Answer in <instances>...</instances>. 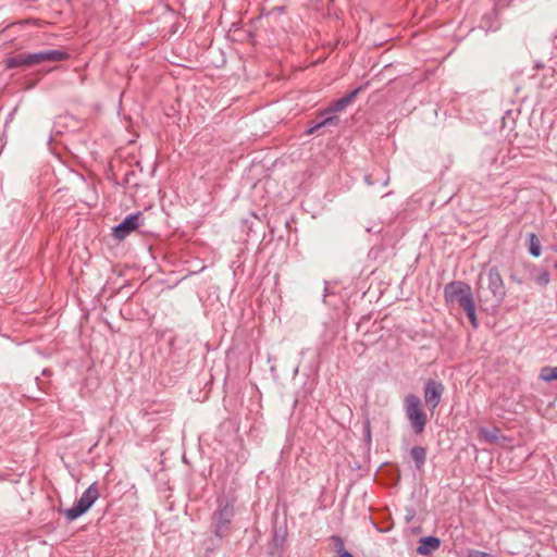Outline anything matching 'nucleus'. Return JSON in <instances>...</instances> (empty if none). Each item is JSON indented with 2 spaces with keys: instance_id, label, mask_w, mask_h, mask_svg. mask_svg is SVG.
Here are the masks:
<instances>
[{
  "instance_id": "f257e3e1",
  "label": "nucleus",
  "mask_w": 557,
  "mask_h": 557,
  "mask_svg": "<svg viewBox=\"0 0 557 557\" xmlns=\"http://www.w3.org/2000/svg\"><path fill=\"white\" fill-rule=\"evenodd\" d=\"M444 297L447 304H457L467 313L473 327H476L475 305L469 284L461 281L448 283L444 288Z\"/></svg>"
},
{
  "instance_id": "f03ea898",
  "label": "nucleus",
  "mask_w": 557,
  "mask_h": 557,
  "mask_svg": "<svg viewBox=\"0 0 557 557\" xmlns=\"http://www.w3.org/2000/svg\"><path fill=\"white\" fill-rule=\"evenodd\" d=\"M235 516L234 505L228 500H219L218 508L211 517V532L219 539L228 536Z\"/></svg>"
},
{
  "instance_id": "7ed1b4c3",
  "label": "nucleus",
  "mask_w": 557,
  "mask_h": 557,
  "mask_svg": "<svg viewBox=\"0 0 557 557\" xmlns=\"http://www.w3.org/2000/svg\"><path fill=\"white\" fill-rule=\"evenodd\" d=\"M99 497L97 483L90 484L82 494L79 499L69 509L65 510V517L69 521H73L86 513Z\"/></svg>"
},
{
  "instance_id": "20e7f679",
  "label": "nucleus",
  "mask_w": 557,
  "mask_h": 557,
  "mask_svg": "<svg viewBox=\"0 0 557 557\" xmlns=\"http://www.w3.org/2000/svg\"><path fill=\"white\" fill-rule=\"evenodd\" d=\"M144 223V218L140 212L126 215L123 221L113 227L112 235L117 240H123L133 231L138 228Z\"/></svg>"
},
{
  "instance_id": "39448f33",
  "label": "nucleus",
  "mask_w": 557,
  "mask_h": 557,
  "mask_svg": "<svg viewBox=\"0 0 557 557\" xmlns=\"http://www.w3.org/2000/svg\"><path fill=\"white\" fill-rule=\"evenodd\" d=\"M70 59V54L64 50L51 49L46 51H39L29 53V60L33 65L41 64L45 62H60Z\"/></svg>"
},
{
  "instance_id": "423d86ee",
  "label": "nucleus",
  "mask_w": 557,
  "mask_h": 557,
  "mask_svg": "<svg viewBox=\"0 0 557 557\" xmlns=\"http://www.w3.org/2000/svg\"><path fill=\"white\" fill-rule=\"evenodd\" d=\"M443 392H444V386L442 383L433 381V380L428 381V383L425 384V388H424L425 405L429 408L434 409L440 404Z\"/></svg>"
},
{
  "instance_id": "0eeeda50",
  "label": "nucleus",
  "mask_w": 557,
  "mask_h": 557,
  "mask_svg": "<svg viewBox=\"0 0 557 557\" xmlns=\"http://www.w3.org/2000/svg\"><path fill=\"white\" fill-rule=\"evenodd\" d=\"M406 412L412 425V429L418 433V396L410 394L405 399Z\"/></svg>"
},
{
  "instance_id": "6e6552de",
  "label": "nucleus",
  "mask_w": 557,
  "mask_h": 557,
  "mask_svg": "<svg viewBox=\"0 0 557 557\" xmlns=\"http://www.w3.org/2000/svg\"><path fill=\"white\" fill-rule=\"evenodd\" d=\"M364 182L369 186L385 187L389 182V175L386 170L379 169L364 176Z\"/></svg>"
},
{
  "instance_id": "1a4fd4ad",
  "label": "nucleus",
  "mask_w": 557,
  "mask_h": 557,
  "mask_svg": "<svg viewBox=\"0 0 557 557\" xmlns=\"http://www.w3.org/2000/svg\"><path fill=\"white\" fill-rule=\"evenodd\" d=\"M362 87H357L356 89L351 90L348 95L345 97L334 101L332 106L326 110L329 113H335L343 111L345 108H347L349 104L352 103L357 95L361 91Z\"/></svg>"
},
{
  "instance_id": "9d476101",
  "label": "nucleus",
  "mask_w": 557,
  "mask_h": 557,
  "mask_svg": "<svg viewBox=\"0 0 557 557\" xmlns=\"http://www.w3.org/2000/svg\"><path fill=\"white\" fill-rule=\"evenodd\" d=\"M5 69L12 70L16 67H23V66H32L30 60H29V53H21L13 57H10L4 62Z\"/></svg>"
},
{
  "instance_id": "9b49d317",
  "label": "nucleus",
  "mask_w": 557,
  "mask_h": 557,
  "mask_svg": "<svg viewBox=\"0 0 557 557\" xmlns=\"http://www.w3.org/2000/svg\"><path fill=\"white\" fill-rule=\"evenodd\" d=\"M338 123V117L335 115H329L323 117L318 122H312L306 131L307 135L315 134L320 128L327 125H336Z\"/></svg>"
},
{
  "instance_id": "f8f14e48",
  "label": "nucleus",
  "mask_w": 557,
  "mask_h": 557,
  "mask_svg": "<svg viewBox=\"0 0 557 557\" xmlns=\"http://www.w3.org/2000/svg\"><path fill=\"white\" fill-rule=\"evenodd\" d=\"M441 541L434 536L420 539V555H428L440 548Z\"/></svg>"
},
{
  "instance_id": "ddd939ff",
  "label": "nucleus",
  "mask_w": 557,
  "mask_h": 557,
  "mask_svg": "<svg viewBox=\"0 0 557 557\" xmlns=\"http://www.w3.org/2000/svg\"><path fill=\"white\" fill-rule=\"evenodd\" d=\"M540 377L543 381H557V367H544L541 370Z\"/></svg>"
},
{
  "instance_id": "4468645a",
  "label": "nucleus",
  "mask_w": 557,
  "mask_h": 557,
  "mask_svg": "<svg viewBox=\"0 0 557 557\" xmlns=\"http://www.w3.org/2000/svg\"><path fill=\"white\" fill-rule=\"evenodd\" d=\"M362 433H363V437H364L366 448H367V450H370L371 443H372V436H371V423H370L369 418H366L363 420Z\"/></svg>"
},
{
  "instance_id": "2eb2a0df",
  "label": "nucleus",
  "mask_w": 557,
  "mask_h": 557,
  "mask_svg": "<svg viewBox=\"0 0 557 557\" xmlns=\"http://www.w3.org/2000/svg\"><path fill=\"white\" fill-rule=\"evenodd\" d=\"M530 253L534 257H539L541 255L540 239L533 233L530 235Z\"/></svg>"
},
{
  "instance_id": "dca6fc26",
  "label": "nucleus",
  "mask_w": 557,
  "mask_h": 557,
  "mask_svg": "<svg viewBox=\"0 0 557 557\" xmlns=\"http://www.w3.org/2000/svg\"><path fill=\"white\" fill-rule=\"evenodd\" d=\"M331 540L334 542L335 544V548H336V552L338 554V556H341V553L343 550H346L345 547H344V541L343 539L339 536V535H333L331 537Z\"/></svg>"
},
{
  "instance_id": "f3484780",
  "label": "nucleus",
  "mask_w": 557,
  "mask_h": 557,
  "mask_svg": "<svg viewBox=\"0 0 557 557\" xmlns=\"http://www.w3.org/2000/svg\"><path fill=\"white\" fill-rule=\"evenodd\" d=\"M466 557H492L490 554L476 550V549H469L466 554Z\"/></svg>"
},
{
  "instance_id": "a211bd4d",
  "label": "nucleus",
  "mask_w": 557,
  "mask_h": 557,
  "mask_svg": "<svg viewBox=\"0 0 557 557\" xmlns=\"http://www.w3.org/2000/svg\"><path fill=\"white\" fill-rule=\"evenodd\" d=\"M536 282L540 284V285H547L549 283V274L547 271H544L543 273H541L537 278H536Z\"/></svg>"
},
{
  "instance_id": "6ab92c4d",
  "label": "nucleus",
  "mask_w": 557,
  "mask_h": 557,
  "mask_svg": "<svg viewBox=\"0 0 557 557\" xmlns=\"http://www.w3.org/2000/svg\"><path fill=\"white\" fill-rule=\"evenodd\" d=\"M352 350H354L356 354L361 355V354H363V352H364V350H366V346H364V344H363L362 342H355V343L352 344Z\"/></svg>"
},
{
  "instance_id": "aec40b11",
  "label": "nucleus",
  "mask_w": 557,
  "mask_h": 557,
  "mask_svg": "<svg viewBox=\"0 0 557 557\" xmlns=\"http://www.w3.org/2000/svg\"><path fill=\"white\" fill-rule=\"evenodd\" d=\"M414 517H416V511H414V509H408V510H407V513H406V516H405V518H404V519H405V522H406L407 524H408V523H410V522L414 519Z\"/></svg>"
},
{
  "instance_id": "412c9836",
  "label": "nucleus",
  "mask_w": 557,
  "mask_h": 557,
  "mask_svg": "<svg viewBox=\"0 0 557 557\" xmlns=\"http://www.w3.org/2000/svg\"><path fill=\"white\" fill-rule=\"evenodd\" d=\"M418 455H419L418 446H412L410 448V456H411V458L413 459V461L416 462L417 466H418Z\"/></svg>"
},
{
  "instance_id": "4be33fe9",
  "label": "nucleus",
  "mask_w": 557,
  "mask_h": 557,
  "mask_svg": "<svg viewBox=\"0 0 557 557\" xmlns=\"http://www.w3.org/2000/svg\"><path fill=\"white\" fill-rule=\"evenodd\" d=\"M405 533L407 536L409 535H417L418 534V527H409L405 530Z\"/></svg>"
},
{
  "instance_id": "5701e85b",
  "label": "nucleus",
  "mask_w": 557,
  "mask_h": 557,
  "mask_svg": "<svg viewBox=\"0 0 557 557\" xmlns=\"http://www.w3.org/2000/svg\"><path fill=\"white\" fill-rule=\"evenodd\" d=\"M366 230H367L368 233L377 234V233H380L382 231V226H380L377 224V225H373V226L367 227Z\"/></svg>"
},
{
  "instance_id": "b1692460",
  "label": "nucleus",
  "mask_w": 557,
  "mask_h": 557,
  "mask_svg": "<svg viewBox=\"0 0 557 557\" xmlns=\"http://www.w3.org/2000/svg\"><path fill=\"white\" fill-rule=\"evenodd\" d=\"M419 419H420V432L422 431V428L426 421V417L425 414H423L421 411H420V416H419Z\"/></svg>"
},
{
  "instance_id": "393cba45",
  "label": "nucleus",
  "mask_w": 557,
  "mask_h": 557,
  "mask_svg": "<svg viewBox=\"0 0 557 557\" xmlns=\"http://www.w3.org/2000/svg\"><path fill=\"white\" fill-rule=\"evenodd\" d=\"M379 249L376 248H372L370 251H369V257L371 258H376L377 257V253H379Z\"/></svg>"
},
{
  "instance_id": "a878e982",
  "label": "nucleus",
  "mask_w": 557,
  "mask_h": 557,
  "mask_svg": "<svg viewBox=\"0 0 557 557\" xmlns=\"http://www.w3.org/2000/svg\"><path fill=\"white\" fill-rule=\"evenodd\" d=\"M337 557H355L351 553H349L348 550H343L341 553V556H337Z\"/></svg>"
},
{
  "instance_id": "bb28decb",
  "label": "nucleus",
  "mask_w": 557,
  "mask_h": 557,
  "mask_svg": "<svg viewBox=\"0 0 557 557\" xmlns=\"http://www.w3.org/2000/svg\"><path fill=\"white\" fill-rule=\"evenodd\" d=\"M480 435L485 436L486 438H488L484 430H480Z\"/></svg>"
},
{
  "instance_id": "cd10ccee",
  "label": "nucleus",
  "mask_w": 557,
  "mask_h": 557,
  "mask_svg": "<svg viewBox=\"0 0 557 557\" xmlns=\"http://www.w3.org/2000/svg\"><path fill=\"white\" fill-rule=\"evenodd\" d=\"M392 339H394V338H393V336H392L391 334H388V335H387V338H386V342H387V341H392Z\"/></svg>"
},
{
  "instance_id": "c85d7f7f",
  "label": "nucleus",
  "mask_w": 557,
  "mask_h": 557,
  "mask_svg": "<svg viewBox=\"0 0 557 557\" xmlns=\"http://www.w3.org/2000/svg\"><path fill=\"white\" fill-rule=\"evenodd\" d=\"M555 268L557 269V262L555 263Z\"/></svg>"
}]
</instances>
